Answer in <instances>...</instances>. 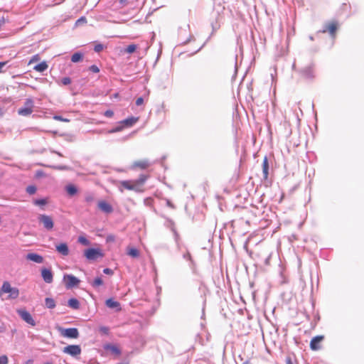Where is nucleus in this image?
Here are the masks:
<instances>
[{
    "instance_id": "nucleus-1",
    "label": "nucleus",
    "mask_w": 364,
    "mask_h": 364,
    "mask_svg": "<svg viewBox=\"0 0 364 364\" xmlns=\"http://www.w3.org/2000/svg\"><path fill=\"white\" fill-rule=\"evenodd\" d=\"M4 293L9 294L8 299H14L18 296L19 290L16 287H12L9 282H4L0 289V296H1Z\"/></svg>"
},
{
    "instance_id": "nucleus-2",
    "label": "nucleus",
    "mask_w": 364,
    "mask_h": 364,
    "mask_svg": "<svg viewBox=\"0 0 364 364\" xmlns=\"http://www.w3.org/2000/svg\"><path fill=\"white\" fill-rule=\"evenodd\" d=\"M34 102L31 98L26 100L23 107L18 109V114L21 116H29L33 112Z\"/></svg>"
},
{
    "instance_id": "nucleus-3",
    "label": "nucleus",
    "mask_w": 364,
    "mask_h": 364,
    "mask_svg": "<svg viewBox=\"0 0 364 364\" xmlns=\"http://www.w3.org/2000/svg\"><path fill=\"white\" fill-rule=\"evenodd\" d=\"M38 222L43 225V228L47 230H51L54 226V222L51 216L41 214L38 216Z\"/></svg>"
},
{
    "instance_id": "nucleus-4",
    "label": "nucleus",
    "mask_w": 364,
    "mask_h": 364,
    "mask_svg": "<svg viewBox=\"0 0 364 364\" xmlns=\"http://www.w3.org/2000/svg\"><path fill=\"white\" fill-rule=\"evenodd\" d=\"M61 336L69 338H77L79 337V331L76 328H60Z\"/></svg>"
},
{
    "instance_id": "nucleus-5",
    "label": "nucleus",
    "mask_w": 364,
    "mask_h": 364,
    "mask_svg": "<svg viewBox=\"0 0 364 364\" xmlns=\"http://www.w3.org/2000/svg\"><path fill=\"white\" fill-rule=\"evenodd\" d=\"M84 255L88 260H95L98 257L103 256L100 250L95 248H89L86 250L84 252Z\"/></svg>"
},
{
    "instance_id": "nucleus-6",
    "label": "nucleus",
    "mask_w": 364,
    "mask_h": 364,
    "mask_svg": "<svg viewBox=\"0 0 364 364\" xmlns=\"http://www.w3.org/2000/svg\"><path fill=\"white\" fill-rule=\"evenodd\" d=\"M63 280L65 282L67 289H72L73 287L77 286L80 282V279L72 274L64 275Z\"/></svg>"
},
{
    "instance_id": "nucleus-7",
    "label": "nucleus",
    "mask_w": 364,
    "mask_h": 364,
    "mask_svg": "<svg viewBox=\"0 0 364 364\" xmlns=\"http://www.w3.org/2000/svg\"><path fill=\"white\" fill-rule=\"evenodd\" d=\"M63 352L73 357H76L81 353V348L78 345H69L63 348Z\"/></svg>"
},
{
    "instance_id": "nucleus-8",
    "label": "nucleus",
    "mask_w": 364,
    "mask_h": 364,
    "mask_svg": "<svg viewBox=\"0 0 364 364\" xmlns=\"http://www.w3.org/2000/svg\"><path fill=\"white\" fill-rule=\"evenodd\" d=\"M17 313L25 322L33 326H36V322L28 311L25 309H18Z\"/></svg>"
},
{
    "instance_id": "nucleus-9",
    "label": "nucleus",
    "mask_w": 364,
    "mask_h": 364,
    "mask_svg": "<svg viewBox=\"0 0 364 364\" xmlns=\"http://www.w3.org/2000/svg\"><path fill=\"white\" fill-rule=\"evenodd\" d=\"M301 77L306 80H312L314 77V68L312 65H309L299 70Z\"/></svg>"
},
{
    "instance_id": "nucleus-10",
    "label": "nucleus",
    "mask_w": 364,
    "mask_h": 364,
    "mask_svg": "<svg viewBox=\"0 0 364 364\" xmlns=\"http://www.w3.org/2000/svg\"><path fill=\"white\" fill-rule=\"evenodd\" d=\"M323 336H316L310 342V348L313 350H318L321 348V343L323 341Z\"/></svg>"
},
{
    "instance_id": "nucleus-11",
    "label": "nucleus",
    "mask_w": 364,
    "mask_h": 364,
    "mask_svg": "<svg viewBox=\"0 0 364 364\" xmlns=\"http://www.w3.org/2000/svg\"><path fill=\"white\" fill-rule=\"evenodd\" d=\"M41 276L45 282L50 284L53 282V273L50 269L43 268L41 270Z\"/></svg>"
},
{
    "instance_id": "nucleus-12",
    "label": "nucleus",
    "mask_w": 364,
    "mask_h": 364,
    "mask_svg": "<svg viewBox=\"0 0 364 364\" xmlns=\"http://www.w3.org/2000/svg\"><path fill=\"white\" fill-rule=\"evenodd\" d=\"M57 252L63 256L69 255V248L66 243H60L55 245Z\"/></svg>"
},
{
    "instance_id": "nucleus-13",
    "label": "nucleus",
    "mask_w": 364,
    "mask_h": 364,
    "mask_svg": "<svg viewBox=\"0 0 364 364\" xmlns=\"http://www.w3.org/2000/svg\"><path fill=\"white\" fill-rule=\"evenodd\" d=\"M98 208L106 213H110L112 212L113 208L111 205L105 200H101L98 203Z\"/></svg>"
},
{
    "instance_id": "nucleus-14",
    "label": "nucleus",
    "mask_w": 364,
    "mask_h": 364,
    "mask_svg": "<svg viewBox=\"0 0 364 364\" xmlns=\"http://www.w3.org/2000/svg\"><path fill=\"white\" fill-rule=\"evenodd\" d=\"M106 306L109 309H116V311H120L121 310V305L119 302L113 300L112 299H108L105 301Z\"/></svg>"
},
{
    "instance_id": "nucleus-15",
    "label": "nucleus",
    "mask_w": 364,
    "mask_h": 364,
    "mask_svg": "<svg viewBox=\"0 0 364 364\" xmlns=\"http://www.w3.org/2000/svg\"><path fill=\"white\" fill-rule=\"evenodd\" d=\"M26 259L38 264H41L43 262V257L36 253H28L26 255Z\"/></svg>"
},
{
    "instance_id": "nucleus-16",
    "label": "nucleus",
    "mask_w": 364,
    "mask_h": 364,
    "mask_svg": "<svg viewBox=\"0 0 364 364\" xmlns=\"http://www.w3.org/2000/svg\"><path fill=\"white\" fill-rule=\"evenodd\" d=\"M121 184L122 186L128 189V190H134V191H140L141 190L136 187V184L134 183V182H133L132 184H131V181H121Z\"/></svg>"
},
{
    "instance_id": "nucleus-17",
    "label": "nucleus",
    "mask_w": 364,
    "mask_h": 364,
    "mask_svg": "<svg viewBox=\"0 0 364 364\" xmlns=\"http://www.w3.org/2000/svg\"><path fill=\"white\" fill-rule=\"evenodd\" d=\"M262 173L264 178L267 179L269 175V163L267 156H265L263 160Z\"/></svg>"
},
{
    "instance_id": "nucleus-18",
    "label": "nucleus",
    "mask_w": 364,
    "mask_h": 364,
    "mask_svg": "<svg viewBox=\"0 0 364 364\" xmlns=\"http://www.w3.org/2000/svg\"><path fill=\"white\" fill-rule=\"evenodd\" d=\"M137 121H138V118L137 117H132L127 118V119L122 121L121 124H123L125 127H132Z\"/></svg>"
},
{
    "instance_id": "nucleus-19",
    "label": "nucleus",
    "mask_w": 364,
    "mask_h": 364,
    "mask_svg": "<svg viewBox=\"0 0 364 364\" xmlns=\"http://www.w3.org/2000/svg\"><path fill=\"white\" fill-rule=\"evenodd\" d=\"M149 166V162L148 160H141V161H135L133 164L134 168L139 167L141 169L146 168Z\"/></svg>"
},
{
    "instance_id": "nucleus-20",
    "label": "nucleus",
    "mask_w": 364,
    "mask_h": 364,
    "mask_svg": "<svg viewBox=\"0 0 364 364\" xmlns=\"http://www.w3.org/2000/svg\"><path fill=\"white\" fill-rule=\"evenodd\" d=\"M68 305L73 309H80V302L77 299L72 298L68 300Z\"/></svg>"
},
{
    "instance_id": "nucleus-21",
    "label": "nucleus",
    "mask_w": 364,
    "mask_h": 364,
    "mask_svg": "<svg viewBox=\"0 0 364 364\" xmlns=\"http://www.w3.org/2000/svg\"><path fill=\"white\" fill-rule=\"evenodd\" d=\"M127 253L133 258H136L139 256V251L134 247H128Z\"/></svg>"
},
{
    "instance_id": "nucleus-22",
    "label": "nucleus",
    "mask_w": 364,
    "mask_h": 364,
    "mask_svg": "<svg viewBox=\"0 0 364 364\" xmlns=\"http://www.w3.org/2000/svg\"><path fill=\"white\" fill-rule=\"evenodd\" d=\"M48 68V65L46 62H41L34 67V70L38 72H44Z\"/></svg>"
},
{
    "instance_id": "nucleus-23",
    "label": "nucleus",
    "mask_w": 364,
    "mask_h": 364,
    "mask_svg": "<svg viewBox=\"0 0 364 364\" xmlns=\"http://www.w3.org/2000/svg\"><path fill=\"white\" fill-rule=\"evenodd\" d=\"M46 306L48 309H54L55 307V301L52 298H46L45 299Z\"/></svg>"
},
{
    "instance_id": "nucleus-24",
    "label": "nucleus",
    "mask_w": 364,
    "mask_h": 364,
    "mask_svg": "<svg viewBox=\"0 0 364 364\" xmlns=\"http://www.w3.org/2000/svg\"><path fill=\"white\" fill-rule=\"evenodd\" d=\"M66 191L68 195L74 196L77 193V190L74 185H68L66 186Z\"/></svg>"
},
{
    "instance_id": "nucleus-25",
    "label": "nucleus",
    "mask_w": 364,
    "mask_h": 364,
    "mask_svg": "<svg viewBox=\"0 0 364 364\" xmlns=\"http://www.w3.org/2000/svg\"><path fill=\"white\" fill-rule=\"evenodd\" d=\"M82 57L83 56H82V53H75L71 57V60L73 63H77L82 60Z\"/></svg>"
},
{
    "instance_id": "nucleus-26",
    "label": "nucleus",
    "mask_w": 364,
    "mask_h": 364,
    "mask_svg": "<svg viewBox=\"0 0 364 364\" xmlns=\"http://www.w3.org/2000/svg\"><path fill=\"white\" fill-rule=\"evenodd\" d=\"M108 350H109L112 353L119 355L121 354V350L118 347L114 345L108 346L107 348Z\"/></svg>"
},
{
    "instance_id": "nucleus-27",
    "label": "nucleus",
    "mask_w": 364,
    "mask_h": 364,
    "mask_svg": "<svg viewBox=\"0 0 364 364\" xmlns=\"http://www.w3.org/2000/svg\"><path fill=\"white\" fill-rule=\"evenodd\" d=\"M146 180V176L145 175H141L139 178L134 182L136 184V187L139 188V186L143 185Z\"/></svg>"
},
{
    "instance_id": "nucleus-28",
    "label": "nucleus",
    "mask_w": 364,
    "mask_h": 364,
    "mask_svg": "<svg viewBox=\"0 0 364 364\" xmlns=\"http://www.w3.org/2000/svg\"><path fill=\"white\" fill-rule=\"evenodd\" d=\"M95 197L93 193H89L85 195V200L88 203H92L95 201Z\"/></svg>"
},
{
    "instance_id": "nucleus-29",
    "label": "nucleus",
    "mask_w": 364,
    "mask_h": 364,
    "mask_svg": "<svg viewBox=\"0 0 364 364\" xmlns=\"http://www.w3.org/2000/svg\"><path fill=\"white\" fill-rule=\"evenodd\" d=\"M326 29L331 35H334L337 29V26L335 23H330L329 25H328Z\"/></svg>"
},
{
    "instance_id": "nucleus-30",
    "label": "nucleus",
    "mask_w": 364,
    "mask_h": 364,
    "mask_svg": "<svg viewBox=\"0 0 364 364\" xmlns=\"http://www.w3.org/2000/svg\"><path fill=\"white\" fill-rule=\"evenodd\" d=\"M103 281L101 277H97L92 282V286L95 288L102 285Z\"/></svg>"
},
{
    "instance_id": "nucleus-31",
    "label": "nucleus",
    "mask_w": 364,
    "mask_h": 364,
    "mask_svg": "<svg viewBox=\"0 0 364 364\" xmlns=\"http://www.w3.org/2000/svg\"><path fill=\"white\" fill-rule=\"evenodd\" d=\"M47 200L45 199V198H42V199H36L33 200V203L36 205H39V206H41V205H45L46 203H47Z\"/></svg>"
},
{
    "instance_id": "nucleus-32",
    "label": "nucleus",
    "mask_w": 364,
    "mask_h": 364,
    "mask_svg": "<svg viewBox=\"0 0 364 364\" xmlns=\"http://www.w3.org/2000/svg\"><path fill=\"white\" fill-rule=\"evenodd\" d=\"M136 46L134 44H131V45H129L126 48L125 52L127 53H132L136 50Z\"/></svg>"
},
{
    "instance_id": "nucleus-33",
    "label": "nucleus",
    "mask_w": 364,
    "mask_h": 364,
    "mask_svg": "<svg viewBox=\"0 0 364 364\" xmlns=\"http://www.w3.org/2000/svg\"><path fill=\"white\" fill-rule=\"evenodd\" d=\"M78 242L83 245H90L89 240L83 236H80L78 237Z\"/></svg>"
},
{
    "instance_id": "nucleus-34",
    "label": "nucleus",
    "mask_w": 364,
    "mask_h": 364,
    "mask_svg": "<svg viewBox=\"0 0 364 364\" xmlns=\"http://www.w3.org/2000/svg\"><path fill=\"white\" fill-rule=\"evenodd\" d=\"M26 192L30 194V195H32V194H34L36 192V188L35 186H28L27 188H26Z\"/></svg>"
},
{
    "instance_id": "nucleus-35",
    "label": "nucleus",
    "mask_w": 364,
    "mask_h": 364,
    "mask_svg": "<svg viewBox=\"0 0 364 364\" xmlns=\"http://www.w3.org/2000/svg\"><path fill=\"white\" fill-rule=\"evenodd\" d=\"M122 129H123V126H121V125L120 126H117L115 128H113L112 129L108 131V133L112 134V133L118 132L122 131Z\"/></svg>"
},
{
    "instance_id": "nucleus-36",
    "label": "nucleus",
    "mask_w": 364,
    "mask_h": 364,
    "mask_svg": "<svg viewBox=\"0 0 364 364\" xmlns=\"http://www.w3.org/2000/svg\"><path fill=\"white\" fill-rule=\"evenodd\" d=\"M8 358L6 355H4L0 356V364H8Z\"/></svg>"
},
{
    "instance_id": "nucleus-37",
    "label": "nucleus",
    "mask_w": 364,
    "mask_h": 364,
    "mask_svg": "<svg viewBox=\"0 0 364 364\" xmlns=\"http://www.w3.org/2000/svg\"><path fill=\"white\" fill-rule=\"evenodd\" d=\"M61 81L64 85H68L70 84L71 79L68 77H63Z\"/></svg>"
},
{
    "instance_id": "nucleus-38",
    "label": "nucleus",
    "mask_w": 364,
    "mask_h": 364,
    "mask_svg": "<svg viewBox=\"0 0 364 364\" xmlns=\"http://www.w3.org/2000/svg\"><path fill=\"white\" fill-rule=\"evenodd\" d=\"M89 70H90V71L93 72V73H99V72H100V69H99V68H98L97 65H91V66L89 68Z\"/></svg>"
},
{
    "instance_id": "nucleus-39",
    "label": "nucleus",
    "mask_w": 364,
    "mask_h": 364,
    "mask_svg": "<svg viewBox=\"0 0 364 364\" xmlns=\"http://www.w3.org/2000/svg\"><path fill=\"white\" fill-rule=\"evenodd\" d=\"M53 119L55 120L61 121V122H69V119H65L61 116L55 115L53 117Z\"/></svg>"
},
{
    "instance_id": "nucleus-40",
    "label": "nucleus",
    "mask_w": 364,
    "mask_h": 364,
    "mask_svg": "<svg viewBox=\"0 0 364 364\" xmlns=\"http://www.w3.org/2000/svg\"><path fill=\"white\" fill-rule=\"evenodd\" d=\"M103 49V46L102 44H97L95 46L94 50L95 52H100Z\"/></svg>"
},
{
    "instance_id": "nucleus-41",
    "label": "nucleus",
    "mask_w": 364,
    "mask_h": 364,
    "mask_svg": "<svg viewBox=\"0 0 364 364\" xmlns=\"http://www.w3.org/2000/svg\"><path fill=\"white\" fill-rule=\"evenodd\" d=\"M104 115L107 117L110 118L114 115V112L112 110L108 109V110L105 111Z\"/></svg>"
},
{
    "instance_id": "nucleus-42",
    "label": "nucleus",
    "mask_w": 364,
    "mask_h": 364,
    "mask_svg": "<svg viewBox=\"0 0 364 364\" xmlns=\"http://www.w3.org/2000/svg\"><path fill=\"white\" fill-rule=\"evenodd\" d=\"M143 103H144V99H143V97H138V98L136 99V105L137 106H140V105H143Z\"/></svg>"
},
{
    "instance_id": "nucleus-43",
    "label": "nucleus",
    "mask_w": 364,
    "mask_h": 364,
    "mask_svg": "<svg viewBox=\"0 0 364 364\" xmlns=\"http://www.w3.org/2000/svg\"><path fill=\"white\" fill-rule=\"evenodd\" d=\"M103 272L106 274H113V270H112L111 269L109 268H105L103 269Z\"/></svg>"
},
{
    "instance_id": "nucleus-44",
    "label": "nucleus",
    "mask_w": 364,
    "mask_h": 364,
    "mask_svg": "<svg viewBox=\"0 0 364 364\" xmlns=\"http://www.w3.org/2000/svg\"><path fill=\"white\" fill-rule=\"evenodd\" d=\"M166 205L171 208H174V205L169 200H166Z\"/></svg>"
},
{
    "instance_id": "nucleus-45",
    "label": "nucleus",
    "mask_w": 364,
    "mask_h": 364,
    "mask_svg": "<svg viewBox=\"0 0 364 364\" xmlns=\"http://www.w3.org/2000/svg\"><path fill=\"white\" fill-rule=\"evenodd\" d=\"M101 331H102V332L107 333V332L108 331V328H106V327H102V328H101Z\"/></svg>"
},
{
    "instance_id": "nucleus-46",
    "label": "nucleus",
    "mask_w": 364,
    "mask_h": 364,
    "mask_svg": "<svg viewBox=\"0 0 364 364\" xmlns=\"http://www.w3.org/2000/svg\"><path fill=\"white\" fill-rule=\"evenodd\" d=\"M184 258H186V259H190V258H191V255H190V253H188V252L187 254L184 255Z\"/></svg>"
},
{
    "instance_id": "nucleus-47",
    "label": "nucleus",
    "mask_w": 364,
    "mask_h": 364,
    "mask_svg": "<svg viewBox=\"0 0 364 364\" xmlns=\"http://www.w3.org/2000/svg\"><path fill=\"white\" fill-rule=\"evenodd\" d=\"M287 364H293V363H292V361H291L290 358H288L287 359Z\"/></svg>"
},
{
    "instance_id": "nucleus-48",
    "label": "nucleus",
    "mask_w": 364,
    "mask_h": 364,
    "mask_svg": "<svg viewBox=\"0 0 364 364\" xmlns=\"http://www.w3.org/2000/svg\"><path fill=\"white\" fill-rule=\"evenodd\" d=\"M33 360L32 359H29L26 362V364H33Z\"/></svg>"
},
{
    "instance_id": "nucleus-49",
    "label": "nucleus",
    "mask_w": 364,
    "mask_h": 364,
    "mask_svg": "<svg viewBox=\"0 0 364 364\" xmlns=\"http://www.w3.org/2000/svg\"><path fill=\"white\" fill-rule=\"evenodd\" d=\"M5 331V328L3 326H0V332H4Z\"/></svg>"
},
{
    "instance_id": "nucleus-50",
    "label": "nucleus",
    "mask_w": 364,
    "mask_h": 364,
    "mask_svg": "<svg viewBox=\"0 0 364 364\" xmlns=\"http://www.w3.org/2000/svg\"><path fill=\"white\" fill-rule=\"evenodd\" d=\"M107 239H108L109 240H114V237H113V236H109V237H107Z\"/></svg>"
},
{
    "instance_id": "nucleus-51",
    "label": "nucleus",
    "mask_w": 364,
    "mask_h": 364,
    "mask_svg": "<svg viewBox=\"0 0 364 364\" xmlns=\"http://www.w3.org/2000/svg\"><path fill=\"white\" fill-rule=\"evenodd\" d=\"M3 115V111L2 109L0 107V117Z\"/></svg>"
},
{
    "instance_id": "nucleus-52",
    "label": "nucleus",
    "mask_w": 364,
    "mask_h": 364,
    "mask_svg": "<svg viewBox=\"0 0 364 364\" xmlns=\"http://www.w3.org/2000/svg\"><path fill=\"white\" fill-rule=\"evenodd\" d=\"M242 364H250V361L247 360V361L244 362Z\"/></svg>"
},
{
    "instance_id": "nucleus-53",
    "label": "nucleus",
    "mask_w": 364,
    "mask_h": 364,
    "mask_svg": "<svg viewBox=\"0 0 364 364\" xmlns=\"http://www.w3.org/2000/svg\"><path fill=\"white\" fill-rule=\"evenodd\" d=\"M55 153H56L58 155H59L60 156H62V154L60 153H59V152L55 151Z\"/></svg>"
},
{
    "instance_id": "nucleus-54",
    "label": "nucleus",
    "mask_w": 364,
    "mask_h": 364,
    "mask_svg": "<svg viewBox=\"0 0 364 364\" xmlns=\"http://www.w3.org/2000/svg\"><path fill=\"white\" fill-rule=\"evenodd\" d=\"M81 20H83V18H81L80 19H78L77 22L81 21Z\"/></svg>"
},
{
    "instance_id": "nucleus-55",
    "label": "nucleus",
    "mask_w": 364,
    "mask_h": 364,
    "mask_svg": "<svg viewBox=\"0 0 364 364\" xmlns=\"http://www.w3.org/2000/svg\"><path fill=\"white\" fill-rule=\"evenodd\" d=\"M44 364H53V363H50V362H47V363H45Z\"/></svg>"
}]
</instances>
